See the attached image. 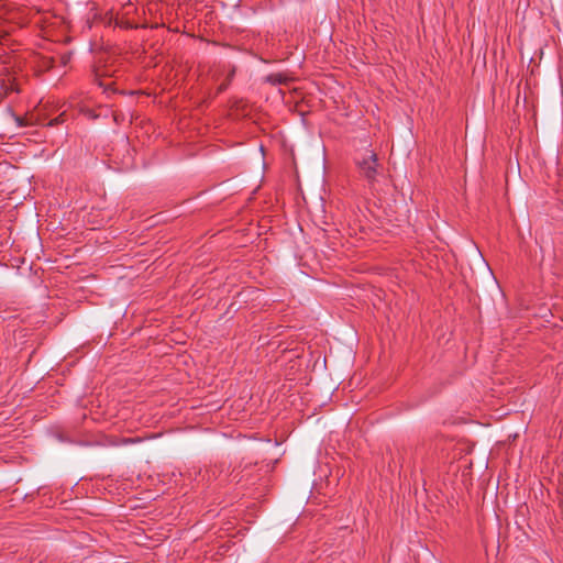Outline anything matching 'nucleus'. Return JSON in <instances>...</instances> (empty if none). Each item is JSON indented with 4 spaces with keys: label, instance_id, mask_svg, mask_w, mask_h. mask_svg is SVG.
Masks as SVG:
<instances>
[{
    "label": "nucleus",
    "instance_id": "7ed1b4c3",
    "mask_svg": "<svg viewBox=\"0 0 563 563\" xmlns=\"http://www.w3.org/2000/svg\"><path fill=\"white\" fill-rule=\"evenodd\" d=\"M15 121L19 126H25V125L31 124V122L27 119H23L21 117H15Z\"/></svg>",
    "mask_w": 563,
    "mask_h": 563
},
{
    "label": "nucleus",
    "instance_id": "0eeeda50",
    "mask_svg": "<svg viewBox=\"0 0 563 563\" xmlns=\"http://www.w3.org/2000/svg\"><path fill=\"white\" fill-rule=\"evenodd\" d=\"M147 25L145 23V21L143 20V24H142V27L145 29Z\"/></svg>",
    "mask_w": 563,
    "mask_h": 563
},
{
    "label": "nucleus",
    "instance_id": "f03ea898",
    "mask_svg": "<svg viewBox=\"0 0 563 563\" xmlns=\"http://www.w3.org/2000/svg\"><path fill=\"white\" fill-rule=\"evenodd\" d=\"M135 11L133 4L129 3L123 7L121 15L117 20V24L123 29H137V20L135 18Z\"/></svg>",
    "mask_w": 563,
    "mask_h": 563
},
{
    "label": "nucleus",
    "instance_id": "f257e3e1",
    "mask_svg": "<svg viewBox=\"0 0 563 563\" xmlns=\"http://www.w3.org/2000/svg\"><path fill=\"white\" fill-rule=\"evenodd\" d=\"M356 165L361 176L365 178L371 186H373L379 175L377 155L373 151H366L362 157L356 158Z\"/></svg>",
    "mask_w": 563,
    "mask_h": 563
},
{
    "label": "nucleus",
    "instance_id": "423d86ee",
    "mask_svg": "<svg viewBox=\"0 0 563 563\" xmlns=\"http://www.w3.org/2000/svg\"><path fill=\"white\" fill-rule=\"evenodd\" d=\"M276 77H277V76H271V79H273V78H274V81H276V82H280V81H282L280 76H278V78H276Z\"/></svg>",
    "mask_w": 563,
    "mask_h": 563
},
{
    "label": "nucleus",
    "instance_id": "20e7f679",
    "mask_svg": "<svg viewBox=\"0 0 563 563\" xmlns=\"http://www.w3.org/2000/svg\"><path fill=\"white\" fill-rule=\"evenodd\" d=\"M63 117H64V114H60L59 117L55 118L54 120H52V121L49 122V125H54V124H57V123H59V122H63V121H64V120H63Z\"/></svg>",
    "mask_w": 563,
    "mask_h": 563
},
{
    "label": "nucleus",
    "instance_id": "39448f33",
    "mask_svg": "<svg viewBox=\"0 0 563 563\" xmlns=\"http://www.w3.org/2000/svg\"><path fill=\"white\" fill-rule=\"evenodd\" d=\"M122 441H123V443H134V442H136V439H133V438H124Z\"/></svg>",
    "mask_w": 563,
    "mask_h": 563
}]
</instances>
